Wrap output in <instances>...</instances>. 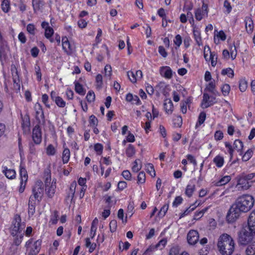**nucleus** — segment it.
<instances>
[{
	"instance_id": "nucleus-1",
	"label": "nucleus",
	"mask_w": 255,
	"mask_h": 255,
	"mask_svg": "<svg viewBox=\"0 0 255 255\" xmlns=\"http://www.w3.org/2000/svg\"><path fill=\"white\" fill-rule=\"evenodd\" d=\"M255 203L254 197L250 195L244 194L239 196L230 207L227 216L228 223H234L240 217L242 213L249 211Z\"/></svg>"
},
{
	"instance_id": "nucleus-2",
	"label": "nucleus",
	"mask_w": 255,
	"mask_h": 255,
	"mask_svg": "<svg viewBox=\"0 0 255 255\" xmlns=\"http://www.w3.org/2000/svg\"><path fill=\"white\" fill-rule=\"evenodd\" d=\"M217 248L222 255H232L235 250V243L230 235L224 233L218 239Z\"/></svg>"
},
{
	"instance_id": "nucleus-3",
	"label": "nucleus",
	"mask_w": 255,
	"mask_h": 255,
	"mask_svg": "<svg viewBox=\"0 0 255 255\" xmlns=\"http://www.w3.org/2000/svg\"><path fill=\"white\" fill-rule=\"evenodd\" d=\"M41 240L34 241L33 238L29 239L25 244L27 255H37L41 248Z\"/></svg>"
},
{
	"instance_id": "nucleus-4",
	"label": "nucleus",
	"mask_w": 255,
	"mask_h": 255,
	"mask_svg": "<svg viewBox=\"0 0 255 255\" xmlns=\"http://www.w3.org/2000/svg\"><path fill=\"white\" fill-rule=\"evenodd\" d=\"M44 191L43 183L40 180H37L32 190V195L30 197L32 199L40 201Z\"/></svg>"
},
{
	"instance_id": "nucleus-5",
	"label": "nucleus",
	"mask_w": 255,
	"mask_h": 255,
	"mask_svg": "<svg viewBox=\"0 0 255 255\" xmlns=\"http://www.w3.org/2000/svg\"><path fill=\"white\" fill-rule=\"evenodd\" d=\"M34 116L38 124L45 123L44 110L40 103L36 102L33 106Z\"/></svg>"
},
{
	"instance_id": "nucleus-6",
	"label": "nucleus",
	"mask_w": 255,
	"mask_h": 255,
	"mask_svg": "<svg viewBox=\"0 0 255 255\" xmlns=\"http://www.w3.org/2000/svg\"><path fill=\"white\" fill-rule=\"evenodd\" d=\"M19 186L18 187V192L22 193L24 191L27 182L28 181V174L26 168L22 166H19Z\"/></svg>"
},
{
	"instance_id": "nucleus-7",
	"label": "nucleus",
	"mask_w": 255,
	"mask_h": 255,
	"mask_svg": "<svg viewBox=\"0 0 255 255\" xmlns=\"http://www.w3.org/2000/svg\"><path fill=\"white\" fill-rule=\"evenodd\" d=\"M24 227H22L21 219L20 215L16 214L12 222L11 235L14 236L18 233H20Z\"/></svg>"
},
{
	"instance_id": "nucleus-8",
	"label": "nucleus",
	"mask_w": 255,
	"mask_h": 255,
	"mask_svg": "<svg viewBox=\"0 0 255 255\" xmlns=\"http://www.w3.org/2000/svg\"><path fill=\"white\" fill-rule=\"evenodd\" d=\"M208 5L203 2L201 7H198L195 9V18L196 20L199 21H201L203 18H207L208 17Z\"/></svg>"
},
{
	"instance_id": "nucleus-9",
	"label": "nucleus",
	"mask_w": 255,
	"mask_h": 255,
	"mask_svg": "<svg viewBox=\"0 0 255 255\" xmlns=\"http://www.w3.org/2000/svg\"><path fill=\"white\" fill-rule=\"evenodd\" d=\"M31 138L32 141L36 144H40L42 142V130L39 124L36 125L32 131Z\"/></svg>"
},
{
	"instance_id": "nucleus-10",
	"label": "nucleus",
	"mask_w": 255,
	"mask_h": 255,
	"mask_svg": "<svg viewBox=\"0 0 255 255\" xmlns=\"http://www.w3.org/2000/svg\"><path fill=\"white\" fill-rule=\"evenodd\" d=\"M217 103L216 98L214 96H210L206 93H204L203 99L201 102V107L206 109L210 107Z\"/></svg>"
},
{
	"instance_id": "nucleus-11",
	"label": "nucleus",
	"mask_w": 255,
	"mask_h": 255,
	"mask_svg": "<svg viewBox=\"0 0 255 255\" xmlns=\"http://www.w3.org/2000/svg\"><path fill=\"white\" fill-rule=\"evenodd\" d=\"M254 235L251 231L249 232L245 230L239 236V243L242 245H246L252 240L253 236Z\"/></svg>"
},
{
	"instance_id": "nucleus-12",
	"label": "nucleus",
	"mask_w": 255,
	"mask_h": 255,
	"mask_svg": "<svg viewBox=\"0 0 255 255\" xmlns=\"http://www.w3.org/2000/svg\"><path fill=\"white\" fill-rule=\"evenodd\" d=\"M21 128L24 134H29L30 132V121L28 115L21 116Z\"/></svg>"
},
{
	"instance_id": "nucleus-13",
	"label": "nucleus",
	"mask_w": 255,
	"mask_h": 255,
	"mask_svg": "<svg viewBox=\"0 0 255 255\" xmlns=\"http://www.w3.org/2000/svg\"><path fill=\"white\" fill-rule=\"evenodd\" d=\"M127 76L129 81L134 84L136 83L138 79H141L142 77V72L140 70L135 71L134 72L133 71L130 70L127 72Z\"/></svg>"
},
{
	"instance_id": "nucleus-14",
	"label": "nucleus",
	"mask_w": 255,
	"mask_h": 255,
	"mask_svg": "<svg viewBox=\"0 0 255 255\" xmlns=\"http://www.w3.org/2000/svg\"><path fill=\"white\" fill-rule=\"evenodd\" d=\"M199 238V233L197 231L190 230L187 234V239L190 245L196 244L198 242Z\"/></svg>"
},
{
	"instance_id": "nucleus-15",
	"label": "nucleus",
	"mask_w": 255,
	"mask_h": 255,
	"mask_svg": "<svg viewBox=\"0 0 255 255\" xmlns=\"http://www.w3.org/2000/svg\"><path fill=\"white\" fill-rule=\"evenodd\" d=\"M159 71L160 75L165 79H170L173 76V71L169 66H161L159 68Z\"/></svg>"
},
{
	"instance_id": "nucleus-16",
	"label": "nucleus",
	"mask_w": 255,
	"mask_h": 255,
	"mask_svg": "<svg viewBox=\"0 0 255 255\" xmlns=\"http://www.w3.org/2000/svg\"><path fill=\"white\" fill-rule=\"evenodd\" d=\"M62 45L63 50L67 55H70L72 54L73 48L67 37L63 36L62 37Z\"/></svg>"
},
{
	"instance_id": "nucleus-17",
	"label": "nucleus",
	"mask_w": 255,
	"mask_h": 255,
	"mask_svg": "<svg viewBox=\"0 0 255 255\" xmlns=\"http://www.w3.org/2000/svg\"><path fill=\"white\" fill-rule=\"evenodd\" d=\"M77 187V182L75 180L72 181L70 184L69 189L66 192L65 200L66 201H72L75 193L76 188Z\"/></svg>"
},
{
	"instance_id": "nucleus-18",
	"label": "nucleus",
	"mask_w": 255,
	"mask_h": 255,
	"mask_svg": "<svg viewBox=\"0 0 255 255\" xmlns=\"http://www.w3.org/2000/svg\"><path fill=\"white\" fill-rule=\"evenodd\" d=\"M32 6L34 13H36L39 11H42L45 2L44 0H31Z\"/></svg>"
},
{
	"instance_id": "nucleus-19",
	"label": "nucleus",
	"mask_w": 255,
	"mask_h": 255,
	"mask_svg": "<svg viewBox=\"0 0 255 255\" xmlns=\"http://www.w3.org/2000/svg\"><path fill=\"white\" fill-rule=\"evenodd\" d=\"M251 186L250 182L244 176L238 179L237 187L239 189L247 190Z\"/></svg>"
},
{
	"instance_id": "nucleus-20",
	"label": "nucleus",
	"mask_w": 255,
	"mask_h": 255,
	"mask_svg": "<svg viewBox=\"0 0 255 255\" xmlns=\"http://www.w3.org/2000/svg\"><path fill=\"white\" fill-rule=\"evenodd\" d=\"M248 224L249 231L255 235V209L251 213L248 218Z\"/></svg>"
},
{
	"instance_id": "nucleus-21",
	"label": "nucleus",
	"mask_w": 255,
	"mask_h": 255,
	"mask_svg": "<svg viewBox=\"0 0 255 255\" xmlns=\"http://www.w3.org/2000/svg\"><path fill=\"white\" fill-rule=\"evenodd\" d=\"M45 186V192L47 196L49 198H52L55 194V189L56 188V180L54 181L53 179L52 182L50 184H47Z\"/></svg>"
},
{
	"instance_id": "nucleus-22",
	"label": "nucleus",
	"mask_w": 255,
	"mask_h": 255,
	"mask_svg": "<svg viewBox=\"0 0 255 255\" xmlns=\"http://www.w3.org/2000/svg\"><path fill=\"white\" fill-rule=\"evenodd\" d=\"M195 190L196 185L194 182L190 180L185 187L184 194L188 198H191L192 197Z\"/></svg>"
},
{
	"instance_id": "nucleus-23",
	"label": "nucleus",
	"mask_w": 255,
	"mask_h": 255,
	"mask_svg": "<svg viewBox=\"0 0 255 255\" xmlns=\"http://www.w3.org/2000/svg\"><path fill=\"white\" fill-rule=\"evenodd\" d=\"M2 172L9 179H14L16 178V171L14 169L8 168L6 166H2Z\"/></svg>"
},
{
	"instance_id": "nucleus-24",
	"label": "nucleus",
	"mask_w": 255,
	"mask_h": 255,
	"mask_svg": "<svg viewBox=\"0 0 255 255\" xmlns=\"http://www.w3.org/2000/svg\"><path fill=\"white\" fill-rule=\"evenodd\" d=\"M193 98L191 97H188L186 99L182 100L180 103V110L183 114L187 113V107L190 109L192 103Z\"/></svg>"
},
{
	"instance_id": "nucleus-25",
	"label": "nucleus",
	"mask_w": 255,
	"mask_h": 255,
	"mask_svg": "<svg viewBox=\"0 0 255 255\" xmlns=\"http://www.w3.org/2000/svg\"><path fill=\"white\" fill-rule=\"evenodd\" d=\"M193 38L198 46L200 47L203 45V40L201 37V31L200 29L194 26L193 29Z\"/></svg>"
},
{
	"instance_id": "nucleus-26",
	"label": "nucleus",
	"mask_w": 255,
	"mask_h": 255,
	"mask_svg": "<svg viewBox=\"0 0 255 255\" xmlns=\"http://www.w3.org/2000/svg\"><path fill=\"white\" fill-rule=\"evenodd\" d=\"M63 150L62 152V160L64 164H67L70 160L71 153L70 149L64 144L63 146Z\"/></svg>"
},
{
	"instance_id": "nucleus-27",
	"label": "nucleus",
	"mask_w": 255,
	"mask_h": 255,
	"mask_svg": "<svg viewBox=\"0 0 255 255\" xmlns=\"http://www.w3.org/2000/svg\"><path fill=\"white\" fill-rule=\"evenodd\" d=\"M213 162L218 168H221L225 163L223 155L221 154L217 155L213 158Z\"/></svg>"
},
{
	"instance_id": "nucleus-28",
	"label": "nucleus",
	"mask_w": 255,
	"mask_h": 255,
	"mask_svg": "<svg viewBox=\"0 0 255 255\" xmlns=\"http://www.w3.org/2000/svg\"><path fill=\"white\" fill-rule=\"evenodd\" d=\"M43 178L44 179L45 185L50 184L51 180V171L50 165H49L44 169L43 172Z\"/></svg>"
},
{
	"instance_id": "nucleus-29",
	"label": "nucleus",
	"mask_w": 255,
	"mask_h": 255,
	"mask_svg": "<svg viewBox=\"0 0 255 255\" xmlns=\"http://www.w3.org/2000/svg\"><path fill=\"white\" fill-rule=\"evenodd\" d=\"M233 147L235 150H236L240 155H242L243 152L244 143L239 139H236L233 143Z\"/></svg>"
},
{
	"instance_id": "nucleus-30",
	"label": "nucleus",
	"mask_w": 255,
	"mask_h": 255,
	"mask_svg": "<svg viewBox=\"0 0 255 255\" xmlns=\"http://www.w3.org/2000/svg\"><path fill=\"white\" fill-rule=\"evenodd\" d=\"M224 145L227 150L225 151V153L229 155V159L230 161H231L233 158L235 152L233 145L229 141H225Z\"/></svg>"
},
{
	"instance_id": "nucleus-31",
	"label": "nucleus",
	"mask_w": 255,
	"mask_h": 255,
	"mask_svg": "<svg viewBox=\"0 0 255 255\" xmlns=\"http://www.w3.org/2000/svg\"><path fill=\"white\" fill-rule=\"evenodd\" d=\"M245 23L247 32L252 33L254 29V23L251 16H246L245 18Z\"/></svg>"
},
{
	"instance_id": "nucleus-32",
	"label": "nucleus",
	"mask_w": 255,
	"mask_h": 255,
	"mask_svg": "<svg viewBox=\"0 0 255 255\" xmlns=\"http://www.w3.org/2000/svg\"><path fill=\"white\" fill-rule=\"evenodd\" d=\"M206 119V113L204 111L200 112L198 117L197 121L195 124V128H198L202 126V125L204 124Z\"/></svg>"
},
{
	"instance_id": "nucleus-33",
	"label": "nucleus",
	"mask_w": 255,
	"mask_h": 255,
	"mask_svg": "<svg viewBox=\"0 0 255 255\" xmlns=\"http://www.w3.org/2000/svg\"><path fill=\"white\" fill-rule=\"evenodd\" d=\"M36 200L29 197L28 201V213L29 216H32L35 211Z\"/></svg>"
},
{
	"instance_id": "nucleus-34",
	"label": "nucleus",
	"mask_w": 255,
	"mask_h": 255,
	"mask_svg": "<svg viewBox=\"0 0 255 255\" xmlns=\"http://www.w3.org/2000/svg\"><path fill=\"white\" fill-rule=\"evenodd\" d=\"M75 92L81 96H84L86 94V89L83 87V86L79 82L75 81Z\"/></svg>"
},
{
	"instance_id": "nucleus-35",
	"label": "nucleus",
	"mask_w": 255,
	"mask_h": 255,
	"mask_svg": "<svg viewBox=\"0 0 255 255\" xmlns=\"http://www.w3.org/2000/svg\"><path fill=\"white\" fill-rule=\"evenodd\" d=\"M254 154V149L253 148L248 149L244 153H243L242 160L244 162L249 161L253 156Z\"/></svg>"
},
{
	"instance_id": "nucleus-36",
	"label": "nucleus",
	"mask_w": 255,
	"mask_h": 255,
	"mask_svg": "<svg viewBox=\"0 0 255 255\" xmlns=\"http://www.w3.org/2000/svg\"><path fill=\"white\" fill-rule=\"evenodd\" d=\"M229 53L231 56L232 60H235L237 55V47L235 45V42L233 44H231L229 46Z\"/></svg>"
},
{
	"instance_id": "nucleus-37",
	"label": "nucleus",
	"mask_w": 255,
	"mask_h": 255,
	"mask_svg": "<svg viewBox=\"0 0 255 255\" xmlns=\"http://www.w3.org/2000/svg\"><path fill=\"white\" fill-rule=\"evenodd\" d=\"M85 247L89 249V252L90 253H93L96 249L97 244L95 243H92L90 240V238H86L85 239Z\"/></svg>"
},
{
	"instance_id": "nucleus-38",
	"label": "nucleus",
	"mask_w": 255,
	"mask_h": 255,
	"mask_svg": "<svg viewBox=\"0 0 255 255\" xmlns=\"http://www.w3.org/2000/svg\"><path fill=\"white\" fill-rule=\"evenodd\" d=\"M54 33V29L52 27H48L47 29H46L44 31V36L45 37L48 39L50 42L53 43L54 41V39L52 38Z\"/></svg>"
},
{
	"instance_id": "nucleus-39",
	"label": "nucleus",
	"mask_w": 255,
	"mask_h": 255,
	"mask_svg": "<svg viewBox=\"0 0 255 255\" xmlns=\"http://www.w3.org/2000/svg\"><path fill=\"white\" fill-rule=\"evenodd\" d=\"M14 237V239L13 241V243L11 244V246L10 247V249H12V248L13 247V246H15L16 247L19 246L21 243H22V241L23 239V234H20L18 235L16 234L15 236H13Z\"/></svg>"
},
{
	"instance_id": "nucleus-40",
	"label": "nucleus",
	"mask_w": 255,
	"mask_h": 255,
	"mask_svg": "<svg viewBox=\"0 0 255 255\" xmlns=\"http://www.w3.org/2000/svg\"><path fill=\"white\" fill-rule=\"evenodd\" d=\"M103 86V76L101 74H98L95 78V86L98 90H100Z\"/></svg>"
},
{
	"instance_id": "nucleus-41",
	"label": "nucleus",
	"mask_w": 255,
	"mask_h": 255,
	"mask_svg": "<svg viewBox=\"0 0 255 255\" xmlns=\"http://www.w3.org/2000/svg\"><path fill=\"white\" fill-rule=\"evenodd\" d=\"M231 180V177L229 175H226L222 177L219 180L215 183L216 186H221L225 185L229 183Z\"/></svg>"
},
{
	"instance_id": "nucleus-42",
	"label": "nucleus",
	"mask_w": 255,
	"mask_h": 255,
	"mask_svg": "<svg viewBox=\"0 0 255 255\" xmlns=\"http://www.w3.org/2000/svg\"><path fill=\"white\" fill-rule=\"evenodd\" d=\"M1 8L3 12H8L11 9L9 0H3L1 3Z\"/></svg>"
},
{
	"instance_id": "nucleus-43",
	"label": "nucleus",
	"mask_w": 255,
	"mask_h": 255,
	"mask_svg": "<svg viewBox=\"0 0 255 255\" xmlns=\"http://www.w3.org/2000/svg\"><path fill=\"white\" fill-rule=\"evenodd\" d=\"M125 153L127 157H132L135 153V148L134 145L129 144L126 149Z\"/></svg>"
},
{
	"instance_id": "nucleus-44",
	"label": "nucleus",
	"mask_w": 255,
	"mask_h": 255,
	"mask_svg": "<svg viewBox=\"0 0 255 255\" xmlns=\"http://www.w3.org/2000/svg\"><path fill=\"white\" fill-rule=\"evenodd\" d=\"M247 255H255V241L252 242L246 250Z\"/></svg>"
},
{
	"instance_id": "nucleus-45",
	"label": "nucleus",
	"mask_w": 255,
	"mask_h": 255,
	"mask_svg": "<svg viewBox=\"0 0 255 255\" xmlns=\"http://www.w3.org/2000/svg\"><path fill=\"white\" fill-rule=\"evenodd\" d=\"M145 169L146 172L149 174V175L152 177H154L156 175V172L154 169V166L153 164L151 163H148L145 165Z\"/></svg>"
},
{
	"instance_id": "nucleus-46",
	"label": "nucleus",
	"mask_w": 255,
	"mask_h": 255,
	"mask_svg": "<svg viewBox=\"0 0 255 255\" xmlns=\"http://www.w3.org/2000/svg\"><path fill=\"white\" fill-rule=\"evenodd\" d=\"M180 248L178 245H174L169 249L168 255H180Z\"/></svg>"
},
{
	"instance_id": "nucleus-47",
	"label": "nucleus",
	"mask_w": 255,
	"mask_h": 255,
	"mask_svg": "<svg viewBox=\"0 0 255 255\" xmlns=\"http://www.w3.org/2000/svg\"><path fill=\"white\" fill-rule=\"evenodd\" d=\"M173 104L171 100L164 103V109L168 114H171L173 111Z\"/></svg>"
},
{
	"instance_id": "nucleus-48",
	"label": "nucleus",
	"mask_w": 255,
	"mask_h": 255,
	"mask_svg": "<svg viewBox=\"0 0 255 255\" xmlns=\"http://www.w3.org/2000/svg\"><path fill=\"white\" fill-rule=\"evenodd\" d=\"M208 50L210 51V61L211 62V65L215 67L217 62V55L215 52H212L209 46H207Z\"/></svg>"
},
{
	"instance_id": "nucleus-49",
	"label": "nucleus",
	"mask_w": 255,
	"mask_h": 255,
	"mask_svg": "<svg viewBox=\"0 0 255 255\" xmlns=\"http://www.w3.org/2000/svg\"><path fill=\"white\" fill-rule=\"evenodd\" d=\"M54 102H55L56 106L60 108H64L66 105V102L61 97L59 96L57 97V98Z\"/></svg>"
},
{
	"instance_id": "nucleus-50",
	"label": "nucleus",
	"mask_w": 255,
	"mask_h": 255,
	"mask_svg": "<svg viewBox=\"0 0 255 255\" xmlns=\"http://www.w3.org/2000/svg\"><path fill=\"white\" fill-rule=\"evenodd\" d=\"M239 89L241 92H245L248 88V82L245 78H243L239 81Z\"/></svg>"
},
{
	"instance_id": "nucleus-51",
	"label": "nucleus",
	"mask_w": 255,
	"mask_h": 255,
	"mask_svg": "<svg viewBox=\"0 0 255 255\" xmlns=\"http://www.w3.org/2000/svg\"><path fill=\"white\" fill-rule=\"evenodd\" d=\"M146 180L145 173L142 171L139 172L137 177V183L139 184H144Z\"/></svg>"
},
{
	"instance_id": "nucleus-52",
	"label": "nucleus",
	"mask_w": 255,
	"mask_h": 255,
	"mask_svg": "<svg viewBox=\"0 0 255 255\" xmlns=\"http://www.w3.org/2000/svg\"><path fill=\"white\" fill-rule=\"evenodd\" d=\"M56 152V149L52 144H49L46 148V153L48 156H53Z\"/></svg>"
},
{
	"instance_id": "nucleus-53",
	"label": "nucleus",
	"mask_w": 255,
	"mask_h": 255,
	"mask_svg": "<svg viewBox=\"0 0 255 255\" xmlns=\"http://www.w3.org/2000/svg\"><path fill=\"white\" fill-rule=\"evenodd\" d=\"M26 30L31 35L34 36L36 34V28L33 23H29L27 25Z\"/></svg>"
},
{
	"instance_id": "nucleus-54",
	"label": "nucleus",
	"mask_w": 255,
	"mask_h": 255,
	"mask_svg": "<svg viewBox=\"0 0 255 255\" xmlns=\"http://www.w3.org/2000/svg\"><path fill=\"white\" fill-rule=\"evenodd\" d=\"M222 75H227L229 78H233L234 76V70L231 68L223 69L221 71Z\"/></svg>"
},
{
	"instance_id": "nucleus-55",
	"label": "nucleus",
	"mask_w": 255,
	"mask_h": 255,
	"mask_svg": "<svg viewBox=\"0 0 255 255\" xmlns=\"http://www.w3.org/2000/svg\"><path fill=\"white\" fill-rule=\"evenodd\" d=\"M103 145L100 143H95L94 145V149L98 155H101L103 151Z\"/></svg>"
},
{
	"instance_id": "nucleus-56",
	"label": "nucleus",
	"mask_w": 255,
	"mask_h": 255,
	"mask_svg": "<svg viewBox=\"0 0 255 255\" xmlns=\"http://www.w3.org/2000/svg\"><path fill=\"white\" fill-rule=\"evenodd\" d=\"M41 101L46 108L48 109L51 108L50 104L49 103V97L47 94H43L42 95Z\"/></svg>"
},
{
	"instance_id": "nucleus-57",
	"label": "nucleus",
	"mask_w": 255,
	"mask_h": 255,
	"mask_svg": "<svg viewBox=\"0 0 255 255\" xmlns=\"http://www.w3.org/2000/svg\"><path fill=\"white\" fill-rule=\"evenodd\" d=\"M173 124L176 128H180L182 125V119L180 116H177L173 120Z\"/></svg>"
},
{
	"instance_id": "nucleus-58",
	"label": "nucleus",
	"mask_w": 255,
	"mask_h": 255,
	"mask_svg": "<svg viewBox=\"0 0 255 255\" xmlns=\"http://www.w3.org/2000/svg\"><path fill=\"white\" fill-rule=\"evenodd\" d=\"M89 126L91 127L97 126L98 124V120L95 115H92L89 117Z\"/></svg>"
},
{
	"instance_id": "nucleus-59",
	"label": "nucleus",
	"mask_w": 255,
	"mask_h": 255,
	"mask_svg": "<svg viewBox=\"0 0 255 255\" xmlns=\"http://www.w3.org/2000/svg\"><path fill=\"white\" fill-rule=\"evenodd\" d=\"M87 101L91 103L95 100V95L93 91L90 90L88 91L86 97Z\"/></svg>"
},
{
	"instance_id": "nucleus-60",
	"label": "nucleus",
	"mask_w": 255,
	"mask_h": 255,
	"mask_svg": "<svg viewBox=\"0 0 255 255\" xmlns=\"http://www.w3.org/2000/svg\"><path fill=\"white\" fill-rule=\"evenodd\" d=\"M167 243V240L166 238H163L160 240L158 243L156 245L155 248L160 250H162L166 246Z\"/></svg>"
},
{
	"instance_id": "nucleus-61",
	"label": "nucleus",
	"mask_w": 255,
	"mask_h": 255,
	"mask_svg": "<svg viewBox=\"0 0 255 255\" xmlns=\"http://www.w3.org/2000/svg\"><path fill=\"white\" fill-rule=\"evenodd\" d=\"M214 138L216 141L222 140L224 138L223 132L221 130H216L214 133Z\"/></svg>"
},
{
	"instance_id": "nucleus-62",
	"label": "nucleus",
	"mask_w": 255,
	"mask_h": 255,
	"mask_svg": "<svg viewBox=\"0 0 255 255\" xmlns=\"http://www.w3.org/2000/svg\"><path fill=\"white\" fill-rule=\"evenodd\" d=\"M208 209V207H206L200 211H197L194 214V219L198 220L200 219L205 212L207 211Z\"/></svg>"
},
{
	"instance_id": "nucleus-63",
	"label": "nucleus",
	"mask_w": 255,
	"mask_h": 255,
	"mask_svg": "<svg viewBox=\"0 0 255 255\" xmlns=\"http://www.w3.org/2000/svg\"><path fill=\"white\" fill-rule=\"evenodd\" d=\"M230 90V86L228 84L223 85L221 87V91L224 96H227L229 95Z\"/></svg>"
},
{
	"instance_id": "nucleus-64",
	"label": "nucleus",
	"mask_w": 255,
	"mask_h": 255,
	"mask_svg": "<svg viewBox=\"0 0 255 255\" xmlns=\"http://www.w3.org/2000/svg\"><path fill=\"white\" fill-rule=\"evenodd\" d=\"M183 201V199L181 196H176L172 203V206L173 207H177L182 204Z\"/></svg>"
}]
</instances>
